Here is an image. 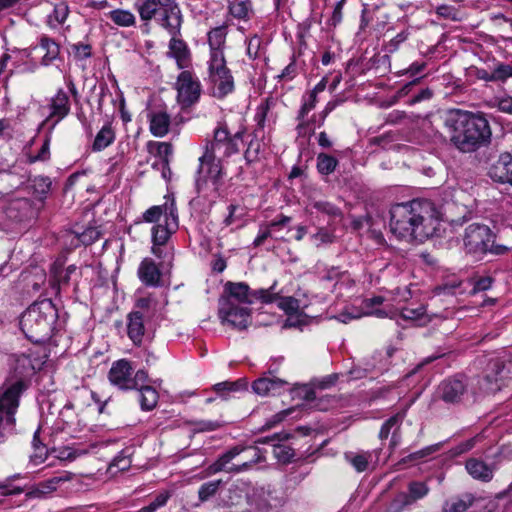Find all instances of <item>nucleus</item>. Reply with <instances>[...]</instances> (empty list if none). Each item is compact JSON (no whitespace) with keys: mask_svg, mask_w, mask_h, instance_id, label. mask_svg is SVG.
Here are the masks:
<instances>
[{"mask_svg":"<svg viewBox=\"0 0 512 512\" xmlns=\"http://www.w3.org/2000/svg\"><path fill=\"white\" fill-rule=\"evenodd\" d=\"M442 214L429 200L397 203L390 209V231L398 239L424 241L439 229Z\"/></svg>","mask_w":512,"mask_h":512,"instance_id":"1","label":"nucleus"},{"mask_svg":"<svg viewBox=\"0 0 512 512\" xmlns=\"http://www.w3.org/2000/svg\"><path fill=\"white\" fill-rule=\"evenodd\" d=\"M275 288L276 283L268 289L251 290L244 282H227L225 292L228 295L221 297L218 304L221 322L240 330L247 328L251 322V311L247 305L256 301L263 304L274 303L277 296Z\"/></svg>","mask_w":512,"mask_h":512,"instance_id":"2","label":"nucleus"},{"mask_svg":"<svg viewBox=\"0 0 512 512\" xmlns=\"http://www.w3.org/2000/svg\"><path fill=\"white\" fill-rule=\"evenodd\" d=\"M444 126L451 143L461 152H473L490 140L491 130L483 115L453 109L446 113Z\"/></svg>","mask_w":512,"mask_h":512,"instance_id":"3","label":"nucleus"},{"mask_svg":"<svg viewBox=\"0 0 512 512\" xmlns=\"http://www.w3.org/2000/svg\"><path fill=\"white\" fill-rule=\"evenodd\" d=\"M58 312L50 299L32 303L21 315L20 328L33 343H45L55 329Z\"/></svg>","mask_w":512,"mask_h":512,"instance_id":"4","label":"nucleus"},{"mask_svg":"<svg viewBox=\"0 0 512 512\" xmlns=\"http://www.w3.org/2000/svg\"><path fill=\"white\" fill-rule=\"evenodd\" d=\"M138 12L144 21L151 20L158 14L161 26L169 34H179L182 14L176 0H144L138 4Z\"/></svg>","mask_w":512,"mask_h":512,"instance_id":"5","label":"nucleus"},{"mask_svg":"<svg viewBox=\"0 0 512 512\" xmlns=\"http://www.w3.org/2000/svg\"><path fill=\"white\" fill-rule=\"evenodd\" d=\"M208 80L211 84V94L217 99H224L235 90L234 77L226 65L225 58L216 55L208 61Z\"/></svg>","mask_w":512,"mask_h":512,"instance_id":"6","label":"nucleus"},{"mask_svg":"<svg viewBox=\"0 0 512 512\" xmlns=\"http://www.w3.org/2000/svg\"><path fill=\"white\" fill-rule=\"evenodd\" d=\"M491 242L493 233L488 226L473 223L466 227L463 236L464 249L476 260H482L488 254Z\"/></svg>","mask_w":512,"mask_h":512,"instance_id":"7","label":"nucleus"},{"mask_svg":"<svg viewBox=\"0 0 512 512\" xmlns=\"http://www.w3.org/2000/svg\"><path fill=\"white\" fill-rule=\"evenodd\" d=\"M24 380L4 383L0 387V417L8 424L16 425V413L22 394L27 389Z\"/></svg>","mask_w":512,"mask_h":512,"instance_id":"8","label":"nucleus"},{"mask_svg":"<svg viewBox=\"0 0 512 512\" xmlns=\"http://www.w3.org/2000/svg\"><path fill=\"white\" fill-rule=\"evenodd\" d=\"M438 397L447 404H461L474 400L466 377L456 375L443 380L437 389Z\"/></svg>","mask_w":512,"mask_h":512,"instance_id":"9","label":"nucleus"},{"mask_svg":"<svg viewBox=\"0 0 512 512\" xmlns=\"http://www.w3.org/2000/svg\"><path fill=\"white\" fill-rule=\"evenodd\" d=\"M241 133L231 136L225 127H218L214 130L213 140L207 142L205 152L214 155L217 159L229 157L238 152V139Z\"/></svg>","mask_w":512,"mask_h":512,"instance_id":"10","label":"nucleus"},{"mask_svg":"<svg viewBox=\"0 0 512 512\" xmlns=\"http://www.w3.org/2000/svg\"><path fill=\"white\" fill-rule=\"evenodd\" d=\"M177 101L187 108L198 102L201 95V84L196 76L190 71H182L176 80Z\"/></svg>","mask_w":512,"mask_h":512,"instance_id":"11","label":"nucleus"},{"mask_svg":"<svg viewBox=\"0 0 512 512\" xmlns=\"http://www.w3.org/2000/svg\"><path fill=\"white\" fill-rule=\"evenodd\" d=\"M233 451L237 453L236 463L239 473L250 471L256 464L266 460V451L258 446H234Z\"/></svg>","mask_w":512,"mask_h":512,"instance_id":"12","label":"nucleus"},{"mask_svg":"<svg viewBox=\"0 0 512 512\" xmlns=\"http://www.w3.org/2000/svg\"><path fill=\"white\" fill-rule=\"evenodd\" d=\"M42 209L40 204L33 202L28 198L14 199L8 209L7 215L10 219L15 221H28L35 219L40 210Z\"/></svg>","mask_w":512,"mask_h":512,"instance_id":"13","label":"nucleus"},{"mask_svg":"<svg viewBox=\"0 0 512 512\" xmlns=\"http://www.w3.org/2000/svg\"><path fill=\"white\" fill-rule=\"evenodd\" d=\"M133 368L128 360L121 359L114 362L110 368L108 378L112 385L121 390H131Z\"/></svg>","mask_w":512,"mask_h":512,"instance_id":"14","label":"nucleus"},{"mask_svg":"<svg viewBox=\"0 0 512 512\" xmlns=\"http://www.w3.org/2000/svg\"><path fill=\"white\" fill-rule=\"evenodd\" d=\"M179 226L178 213L176 207H170L167 212V219L164 224H157L152 228V241L155 245H164L169 240L172 233L176 232Z\"/></svg>","mask_w":512,"mask_h":512,"instance_id":"15","label":"nucleus"},{"mask_svg":"<svg viewBox=\"0 0 512 512\" xmlns=\"http://www.w3.org/2000/svg\"><path fill=\"white\" fill-rule=\"evenodd\" d=\"M69 112V97L63 89H59L56 95L51 99L50 114L46 118L44 123H49L50 121H53L51 124V129H53L59 121H61L64 117H66L69 114Z\"/></svg>","mask_w":512,"mask_h":512,"instance_id":"16","label":"nucleus"},{"mask_svg":"<svg viewBox=\"0 0 512 512\" xmlns=\"http://www.w3.org/2000/svg\"><path fill=\"white\" fill-rule=\"evenodd\" d=\"M429 491L430 488L426 482L411 481L408 484V492L398 494L394 502L399 509H404L405 507L426 497L429 494Z\"/></svg>","mask_w":512,"mask_h":512,"instance_id":"17","label":"nucleus"},{"mask_svg":"<svg viewBox=\"0 0 512 512\" xmlns=\"http://www.w3.org/2000/svg\"><path fill=\"white\" fill-rule=\"evenodd\" d=\"M512 173V155L503 153L490 166L488 175L490 178L499 183H508Z\"/></svg>","mask_w":512,"mask_h":512,"instance_id":"18","label":"nucleus"},{"mask_svg":"<svg viewBox=\"0 0 512 512\" xmlns=\"http://www.w3.org/2000/svg\"><path fill=\"white\" fill-rule=\"evenodd\" d=\"M149 129L153 136L162 138L168 134L171 117L164 110H152L148 113Z\"/></svg>","mask_w":512,"mask_h":512,"instance_id":"19","label":"nucleus"},{"mask_svg":"<svg viewBox=\"0 0 512 512\" xmlns=\"http://www.w3.org/2000/svg\"><path fill=\"white\" fill-rule=\"evenodd\" d=\"M145 314L140 310H133L127 316L128 337L135 345H140L145 334Z\"/></svg>","mask_w":512,"mask_h":512,"instance_id":"20","label":"nucleus"},{"mask_svg":"<svg viewBox=\"0 0 512 512\" xmlns=\"http://www.w3.org/2000/svg\"><path fill=\"white\" fill-rule=\"evenodd\" d=\"M138 277L146 286L158 287L161 284V272L151 258H145L138 267Z\"/></svg>","mask_w":512,"mask_h":512,"instance_id":"21","label":"nucleus"},{"mask_svg":"<svg viewBox=\"0 0 512 512\" xmlns=\"http://www.w3.org/2000/svg\"><path fill=\"white\" fill-rule=\"evenodd\" d=\"M465 468L468 474L475 480L490 482L493 479L495 467L488 465L480 459H468Z\"/></svg>","mask_w":512,"mask_h":512,"instance_id":"22","label":"nucleus"},{"mask_svg":"<svg viewBox=\"0 0 512 512\" xmlns=\"http://www.w3.org/2000/svg\"><path fill=\"white\" fill-rule=\"evenodd\" d=\"M237 453L233 451V447L220 455L209 467V474L226 472L230 474H239L236 463Z\"/></svg>","mask_w":512,"mask_h":512,"instance_id":"23","label":"nucleus"},{"mask_svg":"<svg viewBox=\"0 0 512 512\" xmlns=\"http://www.w3.org/2000/svg\"><path fill=\"white\" fill-rule=\"evenodd\" d=\"M170 35L168 56L176 60L179 69H184L190 63V51L183 40L176 38L177 34Z\"/></svg>","mask_w":512,"mask_h":512,"instance_id":"24","label":"nucleus"},{"mask_svg":"<svg viewBox=\"0 0 512 512\" xmlns=\"http://www.w3.org/2000/svg\"><path fill=\"white\" fill-rule=\"evenodd\" d=\"M51 179L46 176H36L28 181L27 189L35 198V203L43 208L44 201L51 190Z\"/></svg>","mask_w":512,"mask_h":512,"instance_id":"25","label":"nucleus"},{"mask_svg":"<svg viewBox=\"0 0 512 512\" xmlns=\"http://www.w3.org/2000/svg\"><path fill=\"white\" fill-rule=\"evenodd\" d=\"M291 222V218L285 215H280L278 218L269 223V225L265 228H261L257 237L254 239L253 245L255 247L261 246L264 241L273 237L277 240L284 239L283 235H276V228L279 226H288Z\"/></svg>","mask_w":512,"mask_h":512,"instance_id":"26","label":"nucleus"},{"mask_svg":"<svg viewBox=\"0 0 512 512\" xmlns=\"http://www.w3.org/2000/svg\"><path fill=\"white\" fill-rule=\"evenodd\" d=\"M70 478L67 475L54 476L50 479L40 482L35 487L31 488L27 493V498H42L57 489V487L68 481Z\"/></svg>","mask_w":512,"mask_h":512,"instance_id":"27","label":"nucleus"},{"mask_svg":"<svg viewBox=\"0 0 512 512\" xmlns=\"http://www.w3.org/2000/svg\"><path fill=\"white\" fill-rule=\"evenodd\" d=\"M384 302V297L382 296H373L370 298H365L362 301V309L364 315H372L377 318H386V317H394L395 311L385 308H379Z\"/></svg>","mask_w":512,"mask_h":512,"instance_id":"28","label":"nucleus"},{"mask_svg":"<svg viewBox=\"0 0 512 512\" xmlns=\"http://www.w3.org/2000/svg\"><path fill=\"white\" fill-rule=\"evenodd\" d=\"M226 34L227 32L224 26L216 27L208 33V44L210 47L209 60H214L216 55L220 58H225L222 47L226 40Z\"/></svg>","mask_w":512,"mask_h":512,"instance_id":"29","label":"nucleus"},{"mask_svg":"<svg viewBox=\"0 0 512 512\" xmlns=\"http://www.w3.org/2000/svg\"><path fill=\"white\" fill-rule=\"evenodd\" d=\"M277 293L276 300L274 302H277L278 307L283 310L287 315L288 319L286 320L285 326L286 327H295L297 326V322L293 320L294 316H297L299 314V301L295 299L294 297H281L279 296V293Z\"/></svg>","mask_w":512,"mask_h":512,"instance_id":"30","label":"nucleus"},{"mask_svg":"<svg viewBox=\"0 0 512 512\" xmlns=\"http://www.w3.org/2000/svg\"><path fill=\"white\" fill-rule=\"evenodd\" d=\"M475 501L471 493L453 496L447 499L442 506V512H465Z\"/></svg>","mask_w":512,"mask_h":512,"instance_id":"31","label":"nucleus"},{"mask_svg":"<svg viewBox=\"0 0 512 512\" xmlns=\"http://www.w3.org/2000/svg\"><path fill=\"white\" fill-rule=\"evenodd\" d=\"M228 9L230 15L237 20L248 21L253 14L251 0H231Z\"/></svg>","mask_w":512,"mask_h":512,"instance_id":"32","label":"nucleus"},{"mask_svg":"<svg viewBox=\"0 0 512 512\" xmlns=\"http://www.w3.org/2000/svg\"><path fill=\"white\" fill-rule=\"evenodd\" d=\"M115 140V131L111 123H106L96 134L92 144L93 151H102Z\"/></svg>","mask_w":512,"mask_h":512,"instance_id":"33","label":"nucleus"},{"mask_svg":"<svg viewBox=\"0 0 512 512\" xmlns=\"http://www.w3.org/2000/svg\"><path fill=\"white\" fill-rule=\"evenodd\" d=\"M244 486L243 482H236L232 484L227 491L221 496L220 501L224 506H237L244 498Z\"/></svg>","mask_w":512,"mask_h":512,"instance_id":"34","label":"nucleus"},{"mask_svg":"<svg viewBox=\"0 0 512 512\" xmlns=\"http://www.w3.org/2000/svg\"><path fill=\"white\" fill-rule=\"evenodd\" d=\"M404 418V414L397 413L393 416H391L389 419H387L381 426L380 432H379V438L381 440L387 439L391 429L395 427V431L392 433V445L397 444L396 440V431L399 429L402 420Z\"/></svg>","mask_w":512,"mask_h":512,"instance_id":"35","label":"nucleus"},{"mask_svg":"<svg viewBox=\"0 0 512 512\" xmlns=\"http://www.w3.org/2000/svg\"><path fill=\"white\" fill-rule=\"evenodd\" d=\"M170 207H176L174 201L152 206L143 213V220L147 223H156L162 216H164V219H167V212L170 210Z\"/></svg>","mask_w":512,"mask_h":512,"instance_id":"36","label":"nucleus"},{"mask_svg":"<svg viewBox=\"0 0 512 512\" xmlns=\"http://www.w3.org/2000/svg\"><path fill=\"white\" fill-rule=\"evenodd\" d=\"M69 14V7L65 2H59L54 5L53 11L48 15V24L52 28L62 25Z\"/></svg>","mask_w":512,"mask_h":512,"instance_id":"37","label":"nucleus"},{"mask_svg":"<svg viewBox=\"0 0 512 512\" xmlns=\"http://www.w3.org/2000/svg\"><path fill=\"white\" fill-rule=\"evenodd\" d=\"M140 405L143 410L150 411L154 409L158 403V392L151 386H141L140 389Z\"/></svg>","mask_w":512,"mask_h":512,"instance_id":"38","label":"nucleus"},{"mask_svg":"<svg viewBox=\"0 0 512 512\" xmlns=\"http://www.w3.org/2000/svg\"><path fill=\"white\" fill-rule=\"evenodd\" d=\"M216 159L214 155L204 151V154L199 158V167L197 169L196 186L200 191L202 187L207 183L208 167L210 162Z\"/></svg>","mask_w":512,"mask_h":512,"instance_id":"39","label":"nucleus"},{"mask_svg":"<svg viewBox=\"0 0 512 512\" xmlns=\"http://www.w3.org/2000/svg\"><path fill=\"white\" fill-rule=\"evenodd\" d=\"M40 48L45 51L41 61L45 66L49 65L59 55L58 44L50 38L42 37L40 40Z\"/></svg>","mask_w":512,"mask_h":512,"instance_id":"40","label":"nucleus"},{"mask_svg":"<svg viewBox=\"0 0 512 512\" xmlns=\"http://www.w3.org/2000/svg\"><path fill=\"white\" fill-rule=\"evenodd\" d=\"M370 457L369 452H347L344 455L345 460L359 473L364 472L368 468Z\"/></svg>","mask_w":512,"mask_h":512,"instance_id":"41","label":"nucleus"},{"mask_svg":"<svg viewBox=\"0 0 512 512\" xmlns=\"http://www.w3.org/2000/svg\"><path fill=\"white\" fill-rule=\"evenodd\" d=\"M222 480H212L203 483L198 489L199 501L204 503L216 496L222 485Z\"/></svg>","mask_w":512,"mask_h":512,"instance_id":"42","label":"nucleus"},{"mask_svg":"<svg viewBox=\"0 0 512 512\" xmlns=\"http://www.w3.org/2000/svg\"><path fill=\"white\" fill-rule=\"evenodd\" d=\"M338 165V160L328 154L320 153L317 156V170L322 175H330Z\"/></svg>","mask_w":512,"mask_h":512,"instance_id":"43","label":"nucleus"},{"mask_svg":"<svg viewBox=\"0 0 512 512\" xmlns=\"http://www.w3.org/2000/svg\"><path fill=\"white\" fill-rule=\"evenodd\" d=\"M172 492L169 490H163L159 492L148 505L140 508L141 512H157L159 509L164 507L168 500L171 498Z\"/></svg>","mask_w":512,"mask_h":512,"instance_id":"44","label":"nucleus"},{"mask_svg":"<svg viewBox=\"0 0 512 512\" xmlns=\"http://www.w3.org/2000/svg\"><path fill=\"white\" fill-rule=\"evenodd\" d=\"M247 389V382L244 379H238L236 381L230 382H220L214 385V390L220 395H224L228 392H239Z\"/></svg>","mask_w":512,"mask_h":512,"instance_id":"45","label":"nucleus"},{"mask_svg":"<svg viewBox=\"0 0 512 512\" xmlns=\"http://www.w3.org/2000/svg\"><path fill=\"white\" fill-rule=\"evenodd\" d=\"M400 316L404 320L417 321L420 325L428 321L426 309L423 305H419L417 308H404Z\"/></svg>","mask_w":512,"mask_h":512,"instance_id":"46","label":"nucleus"},{"mask_svg":"<svg viewBox=\"0 0 512 512\" xmlns=\"http://www.w3.org/2000/svg\"><path fill=\"white\" fill-rule=\"evenodd\" d=\"M109 15L110 19L119 26L129 27L135 23V16L127 10H113Z\"/></svg>","mask_w":512,"mask_h":512,"instance_id":"47","label":"nucleus"},{"mask_svg":"<svg viewBox=\"0 0 512 512\" xmlns=\"http://www.w3.org/2000/svg\"><path fill=\"white\" fill-rule=\"evenodd\" d=\"M317 103V98L314 95L309 94V97L304 100L300 110L298 111L297 120L299 121L297 125V130L300 132L307 125L304 121L306 115L315 108Z\"/></svg>","mask_w":512,"mask_h":512,"instance_id":"48","label":"nucleus"},{"mask_svg":"<svg viewBox=\"0 0 512 512\" xmlns=\"http://www.w3.org/2000/svg\"><path fill=\"white\" fill-rule=\"evenodd\" d=\"M510 77H512V64L500 63L493 69L491 74H489L487 81L504 82Z\"/></svg>","mask_w":512,"mask_h":512,"instance_id":"49","label":"nucleus"},{"mask_svg":"<svg viewBox=\"0 0 512 512\" xmlns=\"http://www.w3.org/2000/svg\"><path fill=\"white\" fill-rule=\"evenodd\" d=\"M50 158V139L49 137H46L39 149V151L34 153H29L27 155V161L29 163H35V162H44Z\"/></svg>","mask_w":512,"mask_h":512,"instance_id":"50","label":"nucleus"},{"mask_svg":"<svg viewBox=\"0 0 512 512\" xmlns=\"http://www.w3.org/2000/svg\"><path fill=\"white\" fill-rule=\"evenodd\" d=\"M221 159H213L208 167L207 182L211 181L215 189H217L219 181L222 177V166L220 163Z\"/></svg>","mask_w":512,"mask_h":512,"instance_id":"51","label":"nucleus"},{"mask_svg":"<svg viewBox=\"0 0 512 512\" xmlns=\"http://www.w3.org/2000/svg\"><path fill=\"white\" fill-rule=\"evenodd\" d=\"M100 231L96 227H88L81 233H77V239L83 245H91L100 238Z\"/></svg>","mask_w":512,"mask_h":512,"instance_id":"52","label":"nucleus"},{"mask_svg":"<svg viewBox=\"0 0 512 512\" xmlns=\"http://www.w3.org/2000/svg\"><path fill=\"white\" fill-rule=\"evenodd\" d=\"M131 465V460L129 458V455L126 454V452L123 450L121 451L112 461L110 464L109 470L111 472H114L113 469H116V471H126L129 469Z\"/></svg>","mask_w":512,"mask_h":512,"instance_id":"53","label":"nucleus"},{"mask_svg":"<svg viewBox=\"0 0 512 512\" xmlns=\"http://www.w3.org/2000/svg\"><path fill=\"white\" fill-rule=\"evenodd\" d=\"M289 382L277 377H269V395L276 396L289 389Z\"/></svg>","mask_w":512,"mask_h":512,"instance_id":"54","label":"nucleus"},{"mask_svg":"<svg viewBox=\"0 0 512 512\" xmlns=\"http://www.w3.org/2000/svg\"><path fill=\"white\" fill-rule=\"evenodd\" d=\"M492 282L493 280L489 276L470 279L469 284L472 286L470 292L472 294H476L478 292L486 291L491 288Z\"/></svg>","mask_w":512,"mask_h":512,"instance_id":"55","label":"nucleus"},{"mask_svg":"<svg viewBox=\"0 0 512 512\" xmlns=\"http://www.w3.org/2000/svg\"><path fill=\"white\" fill-rule=\"evenodd\" d=\"M261 144L258 140H252L244 153V158L248 164L254 163L259 159Z\"/></svg>","mask_w":512,"mask_h":512,"instance_id":"56","label":"nucleus"},{"mask_svg":"<svg viewBox=\"0 0 512 512\" xmlns=\"http://www.w3.org/2000/svg\"><path fill=\"white\" fill-rule=\"evenodd\" d=\"M273 454L279 461L284 463L290 462L294 457L293 449L284 445H274Z\"/></svg>","mask_w":512,"mask_h":512,"instance_id":"57","label":"nucleus"},{"mask_svg":"<svg viewBox=\"0 0 512 512\" xmlns=\"http://www.w3.org/2000/svg\"><path fill=\"white\" fill-rule=\"evenodd\" d=\"M436 13L439 17L444 19H449L453 21H458V10L451 5H440L436 8Z\"/></svg>","mask_w":512,"mask_h":512,"instance_id":"58","label":"nucleus"},{"mask_svg":"<svg viewBox=\"0 0 512 512\" xmlns=\"http://www.w3.org/2000/svg\"><path fill=\"white\" fill-rule=\"evenodd\" d=\"M71 48L77 60H84L91 57V46L89 44L77 43L73 44Z\"/></svg>","mask_w":512,"mask_h":512,"instance_id":"59","label":"nucleus"},{"mask_svg":"<svg viewBox=\"0 0 512 512\" xmlns=\"http://www.w3.org/2000/svg\"><path fill=\"white\" fill-rule=\"evenodd\" d=\"M194 430L197 432L214 431L220 427L218 421L198 420L193 422Z\"/></svg>","mask_w":512,"mask_h":512,"instance_id":"60","label":"nucleus"},{"mask_svg":"<svg viewBox=\"0 0 512 512\" xmlns=\"http://www.w3.org/2000/svg\"><path fill=\"white\" fill-rule=\"evenodd\" d=\"M261 39L258 35L252 36L247 43V55L250 59H256L261 47Z\"/></svg>","mask_w":512,"mask_h":512,"instance_id":"61","label":"nucleus"},{"mask_svg":"<svg viewBox=\"0 0 512 512\" xmlns=\"http://www.w3.org/2000/svg\"><path fill=\"white\" fill-rule=\"evenodd\" d=\"M269 377H262L253 382V391L261 396H269Z\"/></svg>","mask_w":512,"mask_h":512,"instance_id":"62","label":"nucleus"},{"mask_svg":"<svg viewBox=\"0 0 512 512\" xmlns=\"http://www.w3.org/2000/svg\"><path fill=\"white\" fill-rule=\"evenodd\" d=\"M478 439L479 436H475L465 440L464 442H461L454 448V455H460L470 451L476 445Z\"/></svg>","mask_w":512,"mask_h":512,"instance_id":"63","label":"nucleus"},{"mask_svg":"<svg viewBox=\"0 0 512 512\" xmlns=\"http://www.w3.org/2000/svg\"><path fill=\"white\" fill-rule=\"evenodd\" d=\"M313 207L316 210L323 212L325 214H328V215L335 216V215L339 214V210L329 202L317 201V202H314Z\"/></svg>","mask_w":512,"mask_h":512,"instance_id":"64","label":"nucleus"}]
</instances>
